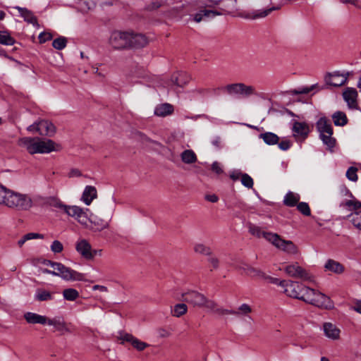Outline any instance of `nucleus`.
I'll list each match as a JSON object with an SVG mask.
<instances>
[{"instance_id":"473e14b6","label":"nucleus","mask_w":361,"mask_h":361,"mask_svg":"<svg viewBox=\"0 0 361 361\" xmlns=\"http://www.w3.org/2000/svg\"><path fill=\"white\" fill-rule=\"evenodd\" d=\"M259 137L262 138L266 144L269 145L277 144L279 141V137L277 135L269 132L260 134Z\"/></svg>"},{"instance_id":"052dcab7","label":"nucleus","mask_w":361,"mask_h":361,"mask_svg":"<svg viewBox=\"0 0 361 361\" xmlns=\"http://www.w3.org/2000/svg\"><path fill=\"white\" fill-rule=\"evenodd\" d=\"M352 309L361 314V300L356 301L353 305Z\"/></svg>"},{"instance_id":"6e6552de","label":"nucleus","mask_w":361,"mask_h":361,"mask_svg":"<svg viewBox=\"0 0 361 361\" xmlns=\"http://www.w3.org/2000/svg\"><path fill=\"white\" fill-rule=\"evenodd\" d=\"M269 243L278 249L289 254L296 255L298 253V247L291 241L282 239L281 236L276 233L275 235H269Z\"/></svg>"},{"instance_id":"f257e3e1","label":"nucleus","mask_w":361,"mask_h":361,"mask_svg":"<svg viewBox=\"0 0 361 361\" xmlns=\"http://www.w3.org/2000/svg\"><path fill=\"white\" fill-rule=\"evenodd\" d=\"M279 286L284 288L283 291L288 297L301 300L319 308L331 309L334 307L328 296L298 281L283 280Z\"/></svg>"},{"instance_id":"79ce46f5","label":"nucleus","mask_w":361,"mask_h":361,"mask_svg":"<svg viewBox=\"0 0 361 361\" xmlns=\"http://www.w3.org/2000/svg\"><path fill=\"white\" fill-rule=\"evenodd\" d=\"M15 43V39L11 37L7 32H0V44L5 45H13Z\"/></svg>"},{"instance_id":"37998d69","label":"nucleus","mask_w":361,"mask_h":361,"mask_svg":"<svg viewBox=\"0 0 361 361\" xmlns=\"http://www.w3.org/2000/svg\"><path fill=\"white\" fill-rule=\"evenodd\" d=\"M247 276L259 279H264V278H267V275L262 271L252 267L251 269H248V274Z\"/></svg>"},{"instance_id":"0e129e2a","label":"nucleus","mask_w":361,"mask_h":361,"mask_svg":"<svg viewBox=\"0 0 361 361\" xmlns=\"http://www.w3.org/2000/svg\"><path fill=\"white\" fill-rule=\"evenodd\" d=\"M90 252L92 253V259H93L95 256H97V255L101 256L102 255V250H93L92 248H91Z\"/></svg>"},{"instance_id":"58836bf2","label":"nucleus","mask_w":361,"mask_h":361,"mask_svg":"<svg viewBox=\"0 0 361 361\" xmlns=\"http://www.w3.org/2000/svg\"><path fill=\"white\" fill-rule=\"evenodd\" d=\"M48 204L49 206L57 208L64 213L66 212V210L68 207V205L64 204L60 200L55 197L49 198L48 200Z\"/></svg>"},{"instance_id":"603ef678","label":"nucleus","mask_w":361,"mask_h":361,"mask_svg":"<svg viewBox=\"0 0 361 361\" xmlns=\"http://www.w3.org/2000/svg\"><path fill=\"white\" fill-rule=\"evenodd\" d=\"M279 9V7H271L268 9H265L262 12H257L255 14L254 18H264L267 16L271 11Z\"/></svg>"},{"instance_id":"2eb2a0df","label":"nucleus","mask_w":361,"mask_h":361,"mask_svg":"<svg viewBox=\"0 0 361 361\" xmlns=\"http://www.w3.org/2000/svg\"><path fill=\"white\" fill-rule=\"evenodd\" d=\"M348 78L345 75L338 73H329L325 77L326 82L331 86L339 87L344 85Z\"/></svg>"},{"instance_id":"9d476101","label":"nucleus","mask_w":361,"mask_h":361,"mask_svg":"<svg viewBox=\"0 0 361 361\" xmlns=\"http://www.w3.org/2000/svg\"><path fill=\"white\" fill-rule=\"evenodd\" d=\"M224 90L230 95L239 94L245 97L255 94V89L253 86L246 85L242 82L227 85Z\"/></svg>"},{"instance_id":"8fccbe9b","label":"nucleus","mask_w":361,"mask_h":361,"mask_svg":"<svg viewBox=\"0 0 361 361\" xmlns=\"http://www.w3.org/2000/svg\"><path fill=\"white\" fill-rule=\"evenodd\" d=\"M352 222L356 228L361 230V212L352 214Z\"/></svg>"},{"instance_id":"49530a36","label":"nucleus","mask_w":361,"mask_h":361,"mask_svg":"<svg viewBox=\"0 0 361 361\" xmlns=\"http://www.w3.org/2000/svg\"><path fill=\"white\" fill-rule=\"evenodd\" d=\"M241 183L244 186L248 188H252L253 186V180L247 173H243L241 175Z\"/></svg>"},{"instance_id":"e433bc0d","label":"nucleus","mask_w":361,"mask_h":361,"mask_svg":"<svg viewBox=\"0 0 361 361\" xmlns=\"http://www.w3.org/2000/svg\"><path fill=\"white\" fill-rule=\"evenodd\" d=\"M218 15H219V13H218L215 11L204 9V10L200 11L198 13L195 14V16L194 17V20L197 23H200L202 20L203 17L209 18V17H214V16H216Z\"/></svg>"},{"instance_id":"a211bd4d","label":"nucleus","mask_w":361,"mask_h":361,"mask_svg":"<svg viewBox=\"0 0 361 361\" xmlns=\"http://www.w3.org/2000/svg\"><path fill=\"white\" fill-rule=\"evenodd\" d=\"M47 324L55 327L56 331H60L62 334L66 333H71L72 330L69 328V325L63 319L59 318L48 319Z\"/></svg>"},{"instance_id":"f3484780","label":"nucleus","mask_w":361,"mask_h":361,"mask_svg":"<svg viewBox=\"0 0 361 361\" xmlns=\"http://www.w3.org/2000/svg\"><path fill=\"white\" fill-rule=\"evenodd\" d=\"M325 336L332 340H338L340 338L341 330L336 324L331 322H325L323 324Z\"/></svg>"},{"instance_id":"13d9d810","label":"nucleus","mask_w":361,"mask_h":361,"mask_svg":"<svg viewBox=\"0 0 361 361\" xmlns=\"http://www.w3.org/2000/svg\"><path fill=\"white\" fill-rule=\"evenodd\" d=\"M290 146L289 140H283L279 144V147L282 150H287Z\"/></svg>"},{"instance_id":"4d7b16f0","label":"nucleus","mask_w":361,"mask_h":361,"mask_svg":"<svg viewBox=\"0 0 361 361\" xmlns=\"http://www.w3.org/2000/svg\"><path fill=\"white\" fill-rule=\"evenodd\" d=\"M209 262L214 269H217L219 265V260L216 257H211L209 259Z\"/></svg>"},{"instance_id":"5701e85b","label":"nucleus","mask_w":361,"mask_h":361,"mask_svg":"<svg viewBox=\"0 0 361 361\" xmlns=\"http://www.w3.org/2000/svg\"><path fill=\"white\" fill-rule=\"evenodd\" d=\"M324 268L326 271H331L336 274H341L345 271V267L342 264L331 259L326 261Z\"/></svg>"},{"instance_id":"5fc2aeb1","label":"nucleus","mask_w":361,"mask_h":361,"mask_svg":"<svg viewBox=\"0 0 361 361\" xmlns=\"http://www.w3.org/2000/svg\"><path fill=\"white\" fill-rule=\"evenodd\" d=\"M212 170L218 175L224 173V170L222 169L220 164L217 161H214L212 164Z\"/></svg>"},{"instance_id":"680f3d73","label":"nucleus","mask_w":361,"mask_h":361,"mask_svg":"<svg viewBox=\"0 0 361 361\" xmlns=\"http://www.w3.org/2000/svg\"><path fill=\"white\" fill-rule=\"evenodd\" d=\"M205 199L209 201V202H216L219 200L218 197L214 195V194H212V195H207L205 196Z\"/></svg>"},{"instance_id":"338daca9","label":"nucleus","mask_w":361,"mask_h":361,"mask_svg":"<svg viewBox=\"0 0 361 361\" xmlns=\"http://www.w3.org/2000/svg\"><path fill=\"white\" fill-rule=\"evenodd\" d=\"M251 266L244 264L241 267H239V269L243 270L245 274L247 275L248 274V269H251Z\"/></svg>"},{"instance_id":"3c124183","label":"nucleus","mask_w":361,"mask_h":361,"mask_svg":"<svg viewBox=\"0 0 361 361\" xmlns=\"http://www.w3.org/2000/svg\"><path fill=\"white\" fill-rule=\"evenodd\" d=\"M51 250L54 253H60L63 250V244L59 240H54L51 245Z\"/></svg>"},{"instance_id":"e2e57ef3","label":"nucleus","mask_w":361,"mask_h":361,"mask_svg":"<svg viewBox=\"0 0 361 361\" xmlns=\"http://www.w3.org/2000/svg\"><path fill=\"white\" fill-rule=\"evenodd\" d=\"M92 289L94 290H100L102 292H106L108 290L106 286H100V285H95L92 287Z\"/></svg>"},{"instance_id":"2f4dec72","label":"nucleus","mask_w":361,"mask_h":361,"mask_svg":"<svg viewBox=\"0 0 361 361\" xmlns=\"http://www.w3.org/2000/svg\"><path fill=\"white\" fill-rule=\"evenodd\" d=\"M334 123L336 126H343L348 123V118L345 113L336 111L332 115Z\"/></svg>"},{"instance_id":"dca6fc26","label":"nucleus","mask_w":361,"mask_h":361,"mask_svg":"<svg viewBox=\"0 0 361 361\" xmlns=\"http://www.w3.org/2000/svg\"><path fill=\"white\" fill-rule=\"evenodd\" d=\"M130 49H140L146 47L149 40L147 37L142 34H133L130 33Z\"/></svg>"},{"instance_id":"bf43d9fd","label":"nucleus","mask_w":361,"mask_h":361,"mask_svg":"<svg viewBox=\"0 0 361 361\" xmlns=\"http://www.w3.org/2000/svg\"><path fill=\"white\" fill-rule=\"evenodd\" d=\"M161 6V4L159 1H154V2H152V4H150L147 6V9L149 11L157 10L159 8H160Z\"/></svg>"},{"instance_id":"69168bd1","label":"nucleus","mask_w":361,"mask_h":361,"mask_svg":"<svg viewBox=\"0 0 361 361\" xmlns=\"http://www.w3.org/2000/svg\"><path fill=\"white\" fill-rule=\"evenodd\" d=\"M243 173H240V172H236V173H233L230 175V177L232 180H238L240 178H241V175Z\"/></svg>"},{"instance_id":"774afa93","label":"nucleus","mask_w":361,"mask_h":361,"mask_svg":"<svg viewBox=\"0 0 361 361\" xmlns=\"http://www.w3.org/2000/svg\"><path fill=\"white\" fill-rule=\"evenodd\" d=\"M80 176H81V173L78 169L71 170V171L70 172V175H69L70 177Z\"/></svg>"},{"instance_id":"f704fd0d","label":"nucleus","mask_w":361,"mask_h":361,"mask_svg":"<svg viewBox=\"0 0 361 361\" xmlns=\"http://www.w3.org/2000/svg\"><path fill=\"white\" fill-rule=\"evenodd\" d=\"M188 312V307L184 303H178L174 305L171 310V314L175 317H180Z\"/></svg>"},{"instance_id":"de8ad7c7","label":"nucleus","mask_w":361,"mask_h":361,"mask_svg":"<svg viewBox=\"0 0 361 361\" xmlns=\"http://www.w3.org/2000/svg\"><path fill=\"white\" fill-rule=\"evenodd\" d=\"M297 208L302 214L310 216L311 214L310 207L306 202H300L297 204Z\"/></svg>"},{"instance_id":"72a5a7b5","label":"nucleus","mask_w":361,"mask_h":361,"mask_svg":"<svg viewBox=\"0 0 361 361\" xmlns=\"http://www.w3.org/2000/svg\"><path fill=\"white\" fill-rule=\"evenodd\" d=\"M135 138L146 147H149L152 145H159L157 142L152 140L141 132L136 133L135 134Z\"/></svg>"},{"instance_id":"aec40b11","label":"nucleus","mask_w":361,"mask_h":361,"mask_svg":"<svg viewBox=\"0 0 361 361\" xmlns=\"http://www.w3.org/2000/svg\"><path fill=\"white\" fill-rule=\"evenodd\" d=\"M89 220V222L91 224V226H88L87 228H90V230L95 231V232H100L104 229H106L109 227V223L108 221H104L102 219L99 218H94L92 216H91Z\"/></svg>"},{"instance_id":"a18cd8bd","label":"nucleus","mask_w":361,"mask_h":361,"mask_svg":"<svg viewBox=\"0 0 361 361\" xmlns=\"http://www.w3.org/2000/svg\"><path fill=\"white\" fill-rule=\"evenodd\" d=\"M66 43H67L66 38L63 37H61L55 39L52 42V45L55 49H56L58 50H61L66 46Z\"/></svg>"},{"instance_id":"7ed1b4c3","label":"nucleus","mask_w":361,"mask_h":361,"mask_svg":"<svg viewBox=\"0 0 361 361\" xmlns=\"http://www.w3.org/2000/svg\"><path fill=\"white\" fill-rule=\"evenodd\" d=\"M18 144L25 148L30 154H47L61 149V145L53 140L39 137H23L18 140Z\"/></svg>"},{"instance_id":"cd10ccee","label":"nucleus","mask_w":361,"mask_h":361,"mask_svg":"<svg viewBox=\"0 0 361 361\" xmlns=\"http://www.w3.org/2000/svg\"><path fill=\"white\" fill-rule=\"evenodd\" d=\"M171 82L173 84L183 87L189 81V77L184 73H178L171 76Z\"/></svg>"},{"instance_id":"a878e982","label":"nucleus","mask_w":361,"mask_h":361,"mask_svg":"<svg viewBox=\"0 0 361 361\" xmlns=\"http://www.w3.org/2000/svg\"><path fill=\"white\" fill-rule=\"evenodd\" d=\"M16 8L19 11L21 16L24 18V20L28 23H31L35 26L39 27V24L37 23V19L36 16H34L33 13L27 10L25 8H21L19 6H16Z\"/></svg>"},{"instance_id":"c03bdc74","label":"nucleus","mask_w":361,"mask_h":361,"mask_svg":"<svg viewBox=\"0 0 361 361\" xmlns=\"http://www.w3.org/2000/svg\"><path fill=\"white\" fill-rule=\"evenodd\" d=\"M341 206L349 208L350 210H357L361 207V202L356 200H347Z\"/></svg>"},{"instance_id":"ddd939ff","label":"nucleus","mask_w":361,"mask_h":361,"mask_svg":"<svg viewBox=\"0 0 361 361\" xmlns=\"http://www.w3.org/2000/svg\"><path fill=\"white\" fill-rule=\"evenodd\" d=\"M92 246L85 239L79 240L75 244V250L82 257L87 260H92V255L90 252Z\"/></svg>"},{"instance_id":"412c9836","label":"nucleus","mask_w":361,"mask_h":361,"mask_svg":"<svg viewBox=\"0 0 361 361\" xmlns=\"http://www.w3.org/2000/svg\"><path fill=\"white\" fill-rule=\"evenodd\" d=\"M97 197V191L95 187L92 185H87L85 187L82 197L81 200L87 205H90L93 200Z\"/></svg>"},{"instance_id":"b1692460","label":"nucleus","mask_w":361,"mask_h":361,"mask_svg":"<svg viewBox=\"0 0 361 361\" xmlns=\"http://www.w3.org/2000/svg\"><path fill=\"white\" fill-rule=\"evenodd\" d=\"M293 131L295 136H300L305 138L310 133L308 125L302 122H295L293 126Z\"/></svg>"},{"instance_id":"6e6d98bb","label":"nucleus","mask_w":361,"mask_h":361,"mask_svg":"<svg viewBox=\"0 0 361 361\" xmlns=\"http://www.w3.org/2000/svg\"><path fill=\"white\" fill-rule=\"evenodd\" d=\"M312 89V87H302L299 90H291V93L292 94H307L311 91Z\"/></svg>"},{"instance_id":"4c0bfd02","label":"nucleus","mask_w":361,"mask_h":361,"mask_svg":"<svg viewBox=\"0 0 361 361\" xmlns=\"http://www.w3.org/2000/svg\"><path fill=\"white\" fill-rule=\"evenodd\" d=\"M38 238L43 239L44 235L42 234H39V233H27L25 235H23L18 241V245L20 247H21L26 241L33 240V239H38Z\"/></svg>"},{"instance_id":"4be33fe9","label":"nucleus","mask_w":361,"mask_h":361,"mask_svg":"<svg viewBox=\"0 0 361 361\" xmlns=\"http://www.w3.org/2000/svg\"><path fill=\"white\" fill-rule=\"evenodd\" d=\"M343 96L350 108H355L357 106V92L354 88H348L343 93Z\"/></svg>"},{"instance_id":"a19ab883","label":"nucleus","mask_w":361,"mask_h":361,"mask_svg":"<svg viewBox=\"0 0 361 361\" xmlns=\"http://www.w3.org/2000/svg\"><path fill=\"white\" fill-rule=\"evenodd\" d=\"M193 250L195 253L210 255L212 254L211 248L203 243H196L194 245Z\"/></svg>"},{"instance_id":"c756f323","label":"nucleus","mask_w":361,"mask_h":361,"mask_svg":"<svg viewBox=\"0 0 361 361\" xmlns=\"http://www.w3.org/2000/svg\"><path fill=\"white\" fill-rule=\"evenodd\" d=\"M300 195L293 192H288L283 200V204L288 207H294L298 204Z\"/></svg>"},{"instance_id":"864d4df0","label":"nucleus","mask_w":361,"mask_h":361,"mask_svg":"<svg viewBox=\"0 0 361 361\" xmlns=\"http://www.w3.org/2000/svg\"><path fill=\"white\" fill-rule=\"evenodd\" d=\"M52 35L49 32H42L39 35V43L42 44L47 41L51 39Z\"/></svg>"},{"instance_id":"f03ea898","label":"nucleus","mask_w":361,"mask_h":361,"mask_svg":"<svg viewBox=\"0 0 361 361\" xmlns=\"http://www.w3.org/2000/svg\"><path fill=\"white\" fill-rule=\"evenodd\" d=\"M0 205L17 212H27L33 207V201L27 194L0 185Z\"/></svg>"},{"instance_id":"20e7f679","label":"nucleus","mask_w":361,"mask_h":361,"mask_svg":"<svg viewBox=\"0 0 361 361\" xmlns=\"http://www.w3.org/2000/svg\"><path fill=\"white\" fill-rule=\"evenodd\" d=\"M183 301L190 304L195 307L206 308L216 314V310H219V305L212 300L207 298L204 295L196 290H188L182 295Z\"/></svg>"},{"instance_id":"6ab92c4d","label":"nucleus","mask_w":361,"mask_h":361,"mask_svg":"<svg viewBox=\"0 0 361 361\" xmlns=\"http://www.w3.org/2000/svg\"><path fill=\"white\" fill-rule=\"evenodd\" d=\"M121 339L122 340V343H130L135 348H136L139 351L143 350L145 348H147L149 345L147 343L140 341L139 339L129 334H124L123 336H121Z\"/></svg>"},{"instance_id":"393cba45","label":"nucleus","mask_w":361,"mask_h":361,"mask_svg":"<svg viewBox=\"0 0 361 361\" xmlns=\"http://www.w3.org/2000/svg\"><path fill=\"white\" fill-rule=\"evenodd\" d=\"M24 317L29 324H47L48 319L45 316L39 315L33 312H27L24 314Z\"/></svg>"},{"instance_id":"bb28decb","label":"nucleus","mask_w":361,"mask_h":361,"mask_svg":"<svg viewBox=\"0 0 361 361\" xmlns=\"http://www.w3.org/2000/svg\"><path fill=\"white\" fill-rule=\"evenodd\" d=\"M173 111V107L169 104H162L158 105L154 110L155 115L158 116H166L170 115Z\"/></svg>"},{"instance_id":"4468645a","label":"nucleus","mask_w":361,"mask_h":361,"mask_svg":"<svg viewBox=\"0 0 361 361\" xmlns=\"http://www.w3.org/2000/svg\"><path fill=\"white\" fill-rule=\"evenodd\" d=\"M37 132L41 135L52 136L56 132V128L52 123L49 121L42 120L38 122Z\"/></svg>"},{"instance_id":"f8f14e48","label":"nucleus","mask_w":361,"mask_h":361,"mask_svg":"<svg viewBox=\"0 0 361 361\" xmlns=\"http://www.w3.org/2000/svg\"><path fill=\"white\" fill-rule=\"evenodd\" d=\"M252 312V307L248 304L243 303L238 307L237 310H227L219 306V310H216V314L220 316L232 314L237 317H248Z\"/></svg>"},{"instance_id":"0eeeda50","label":"nucleus","mask_w":361,"mask_h":361,"mask_svg":"<svg viewBox=\"0 0 361 361\" xmlns=\"http://www.w3.org/2000/svg\"><path fill=\"white\" fill-rule=\"evenodd\" d=\"M130 32L114 31L111 34L109 43L114 49H130Z\"/></svg>"},{"instance_id":"c9c22d12","label":"nucleus","mask_w":361,"mask_h":361,"mask_svg":"<svg viewBox=\"0 0 361 361\" xmlns=\"http://www.w3.org/2000/svg\"><path fill=\"white\" fill-rule=\"evenodd\" d=\"M35 299L38 301H48L53 299L52 293L44 289H37L35 295Z\"/></svg>"},{"instance_id":"7c9ffc66","label":"nucleus","mask_w":361,"mask_h":361,"mask_svg":"<svg viewBox=\"0 0 361 361\" xmlns=\"http://www.w3.org/2000/svg\"><path fill=\"white\" fill-rule=\"evenodd\" d=\"M180 157L182 161L188 164H193L197 161V156L195 153L191 149L184 150L181 153Z\"/></svg>"},{"instance_id":"39448f33","label":"nucleus","mask_w":361,"mask_h":361,"mask_svg":"<svg viewBox=\"0 0 361 361\" xmlns=\"http://www.w3.org/2000/svg\"><path fill=\"white\" fill-rule=\"evenodd\" d=\"M46 264L51 265L53 268L52 275L59 276L66 281H82L83 275L61 263L47 261Z\"/></svg>"},{"instance_id":"c85d7f7f","label":"nucleus","mask_w":361,"mask_h":361,"mask_svg":"<svg viewBox=\"0 0 361 361\" xmlns=\"http://www.w3.org/2000/svg\"><path fill=\"white\" fill-rule=\"evenodd\" d=\"M249 231L252 235H253L257 238L262 237V238H265L269 242V238L270 239L271 238L269 237V235H275V233H274L266 232V231H262L259 227H257L255 226H250L249 228Z\"/></svg>"},{"instance_id":"9b49d317","label":"nucleus","mask_w":361,"mask_h":361,"mask_svg":"<svg viewBox=\"0 0 361 361\" xmlns=\"http://www.w3.org/2000/svg\"><path fill=\"white\" fill-rule=\"evenodd\" d=\"M66 214L74 218L79 224L85 228H88L90 218L87 212L78 206H68Z\"/></svg>"},{"instance_id":"09e8293b","label":"nucleus","mask_w":361,"mask_h":361,"mask_svg":"<svg viewBox=\"0 0 361 361\" xmlns=\"http://www.w3.org/2000/svg\"><path fill=\"white\" fill-rule=\"evenodd\" d=\"M357 172V169L356 167L351 166L348 169L346 172V176L349 180L352 181H357L358 178Z\"/></svg>"},{"instance_id":"423d86ee","label":"nucleus","mask_w":361,"mask_h":361,"mask_svg":"<svg viewBox=\"0 0 361 361\" xmlns=\"http://www.w3.org/2000/svg\"><path fill=\"white\" fill-rule=\"evenodd\" d=\"M317 128L324 143L329 148L334 147L336 140L332 137L333 128L331 122L326 118H321L317 122Z\"/></svg>"},{"instance_id":"1a4fd4ad","label":"nucleus","mask_w":361,"mask_h":361,"mask_svg":"<svg viewBox=\"0 0 361 361\" xmlns=\"http://www.w3.org/2000/svg\"><path fill=\"white\" fill-rule=\"evenodd\" d=\"M283 270L290 277L299 279L304 281H313V276L300 267L298 262L286 265Z\"/></svg>"},{"instance_id":"ea45409f","label":"nucleus","mask_w":361,"mask_h":361,"mask_svg":"<svg viewBox=\"0 0 361 361\" xmlns=\"http://www.w3.org/2000/svg\"><path fill=\"white\" fill-rule=\"evenodd\" d=\"M63 296L66 300L74 301L79 297V293L74 288H66L63 291Z\"/></svg>"}]
</instances>
